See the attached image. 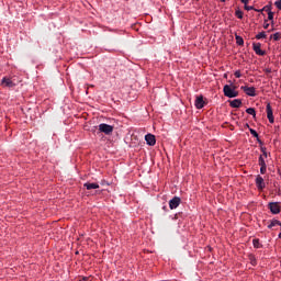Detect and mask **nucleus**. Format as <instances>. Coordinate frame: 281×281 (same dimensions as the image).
<instances>
[{
    "label": "nucleus",
    "instance_id": "21",
    "mask_svg": "<svg viewBox=\"0 0 281 281\" xmlns=\"http://www.w3.org/2000/svg\"><path fill=\"white\" fill-rule=\"evenodd\" d=\"M235 38H236L237 45H245V40H243L241 36L236 35Z\"/></svg>",
    "mask_w": 281,
    "mask_h": 281
},
{
    "label": "nucleus",
    "instance_id": "30",
    "mask_svg": "<svg viewBox=\"0 0 281 281\" xmlns=\"http://www.w3.org/2000/svg\"><path fill=\"white\" fill-rule=\"evenodd\" d=\"M263 29H265V30H269V23H267V20H266L265 23H263Z\"/></svg>",
    "mask_w": 281,
    "mask_h": 281
},
{
    "label": "nucleus",
    "instance_id": "15",
    "mask_svg": "<svg viewBox=\"0 0 281 281\" xmlns=\"http://www.w3.org/2000/svg\"><path fill=\"white\" fill-rule=\"evenodd\" d=\"M281 227V222L278 220H272L268 225V229H273V227Z\"/></svg>",
    "mask_w": 281,
    "mask_h": 281
},
{
    "label": "nucleus",
    "instance_id": "23",
    "mask_svg": "<svg viewBox=\"0 0 281 281\" xmlns=\"http://www.w3.org/2000/svg\"><path fill=\"white\" fill-rule=\"evenodd\" d=\"M249 260H250V263L252 265V267H256V265H257V262H256V256L249 255Z\"/></svg>",
    "mask_w": 281,
    "mask_h": 281
},
{
    "label": "nucleus",
    "instance_id": "11",
    "mask_svg": "<svg viewBox=\"0 0 281 281\" xmlns=\"http://www.w3.org/2000/svg\"><path fill=\"white\" fill-rule=\"evenodd\" d=\"M2 87H8L9 89H12V87H15L14 81H12V79L4 77L2 79Z\"/></svg>",
    "mask_w": 281,
    "mask_h": 281
},
{
    "label": "nucleus",
    "instance_id": "13",
    "mask_svg": "<svg viewBox=\"0 0 281 281\" xmlns=\"http://www.w3.org/2000/svg\"><path fill=\"white\" fill-rule=\"evenodd\" d=\"M83 187L86 188V190H98V188H100V184H98L97 182H86Z\"/></svg>",
    "mask_w": 281,
    "mask_h": 281
},
{
    "label": "nucleus",
    "instance_id": "22",
    "mask_svg": "<svg viewBox=\"0 0 281 281\" xmlns=\"http://www.w3.org/2000/svg\"><path fill=\"white\" fill-rule=\"evenodd\" d=\"M235 16H237V19H243V16H244L243 11H241L240 9H237V10L235 11Z\"/></svg>",
    "mask_w": 281,
    "mask_h": 281
},
{
    "label": "nucleus",
    "instance_id": "2",
    "mask_svg": "<svg viewBox=\"0 0 281 281\" xmlns=\"http://www.w3.org/2000/svg\"><path fill=\"white\" fill-rule=\"evenodd\" d=\"M100 133H104V135H111L113 133V126L106 123L99 124Z\"/></svg>",
    "mask_w": 281,
    "mask_h": 281
},
{
    "label": "nucleus",
    "instance_id": "16",
    "mask_svg": "<svg viewBox=\"0 0 281 281\" xmlns=\"http://www.w3.org/2000/svg\"><path fill=\"white\" fill-rule=\"evenodd\" d=\"M250 135H252V137H256V139L258 140L259 144H262V140H260L258 132H256V130L250 128Z\"/></svg>",
    "mask_w": 281,
    "mask_h": 281
},
{
    "label": "nucleus",
    "instance_id": "19",
    "mask_svg": "<svg viewBox=\"0 0 281 281\" xmlns=\"http://www.w3.org/2000/svg\"><path fill=\"white\" fill-rule=\"evenodd\" d=\"M256 38H257V41H260L262 38H267V33L265 31L260 32L256 35Z\"/></svg>",
    "mask_w": 281,
    "mask_h": 281
},
{
    "label": "nucleus",
    "instance_id": "6",
    "mask_svg": "<svg viewBox=\"0 0 281 281\" xmlns=\"http://www.w3.org/2000/svg\"><path fill=\"white\" fill-rule=\"evenodd\" d=\"M260 47H262V44H260V43L252 44V49H254L255 54H257V56H265L267 54V52L261 49Z\"/></svg>",
    "mask_w": 281,
    "mask_h": 281
},
{
    "label": "nucleus",
    "instance_id": "25",
    "mask_svg": "<svg viewBox=\"0 0 281 281\" xmlns=\"http://www.w3.org/2000/svg\"><path fill=\"white\" fill-rule=\"evenodd\" d=\"M262 10H263V12H268V14H269V12H273V11H271V5H266L262 8Z\"/></svg>",
    "mask_w": 281,
    "mask_h": 281
},
{
    "label": "nucleus",
    "instance_id": "10",
    "mask_svg": "<svg viewBox=\"0 0 281 281\" xmlns=\"http://www.w3.org/2000/svg\"><path fill=\"white\" fill-rule=\"evenodd\" d=\"M145 142H146L147 146H155V144H157V139L155 138V135H153V134L145 135Z\"/></svg>",
    "mask_w": 281,
    "mask_h": 281
},
{
    "label": "nucleus",
    "instance_id": "17",
    "mask_svg": "<svg viewBox=\"0 0 281 281\" xmlns=\"http://www.w3.org/2000/svg\"><path fill=\"white\" fill-rule=\"evenodd\" d=\"M260 150L262 153L261 156H263V159H268L271 156V154L267 151V147H260Z\"/></svg>",
    "mask_w": 281,
    "mask_h": 281
},
{
    "label": "nucleus",
    "instance_id": "34",
    "mask_svg": "<svg viewBox=\"0 0 281 281\" xmlns=\"http://www.w3.org/2000/svg\"><path fill=\"white\" fill-rule=\"evenodd\" d=\"M220 1H222V3H225V0H220Z\"/></svg>",
    "mask_w": 281,
    "mask_h": 281
},
{
    "label": "nucleus",
    "instance_id": "5",
    "mask_svg": "<svg viewBox=\"0 0 281 281\" xmlns=\"http://www.w3.org/2000/svg\"><path fill=\"white\" fill-rule=\"evenodd\" d=\"M179 205H181V198H179V196H173V198L169 201V207H170V210H177V207H179Z\"/></svg>",
    "mask_w": 281,
    "mask_h": 281
},
{
    "label": "nucleus",
    "instance_id": "29",
    "mask_svg": "<svg viewBox=\"0 0 281 281\" xmlns=\"http://www.w3.org/2000/svg\"><path fill=\"white\" fill-rule=\"evenodd\" d=\"M268 21H273V12L268 13Z\"/></svg>",
    "mask_w": 281,
    "mask_h": 281
},
{
    "label": "nucleus",
    "instance_id": "9",
    "mask_svg": "<svg viewBox=\"0 0 281 281\" xmlns=\"http://www.w3.org/2000/svg\"><path fill=\"white\" fill-rule=\"evenodd\" d=\"M268 207L271 214H280V204H278V202H270Z\"/></svg>",
    "mask_w": 281,
    "mask_h": 281
},
{
    "label": "nucleus",
    "instance_id": "31",
    "mask_svg": "<svg viewBox=\"0 0 281 281\" xmlns=\"http://www.w3.org/2000/svg\"><path fill=\"white\" fill-rule=\"evenodd\" d=\"M241 3H244V5H247V3H249V0H240Z\"/></svg>",
    "mask_w": 281,
    "mask_h": 281
},
{
    "label": "nucleus",
    "instance_id": "8",
    "mask_svg": "<svg viewBox=\"0 0 281 281\" xmlns=\"http://www.w3.org/2000/svg\"><path fill=\"white\" fill-rule=\"evenodd\" d=\"M266 111H267L268 121L270 122V124H273V122H276V120L273 117V109L271 108V103L267 104Z\"/></svg>",
    "mask_w": 281,
    "mask_h": 281
},
{
    "label": "nucleus",
    "instance_id": "27",
    "mask_svg": "<svg viewBox=\"0 0 281 281\" xmlns=\"http://www.w3.org/2000/svg\"><path fill=\"white\" fill-rule=\"evenodd\" d=\"M274 5H276V8H278V10H281V0H277L274 2Z\"/></svg>",
    "mask_w": 281,
    "mask_h": 281
},
{
    "label": "nucleus",
    "instance_id": "14",
    "mask_svg": "<svg viewBox=\"0 0 281 281\" xmlns=\"http://www.w3.org/2000/svg\"><path fill=\"white\" fill-rule=\"evenodd\" d=\"M243 101L240 99H234L231 101L232 109H240Z\"/></svg>",
    "mask_w": 281,
    "mask_h": 281
},
{
    "label": "nucleus",
    "instance_id": "4",
    "mask_svg": "<svg viewBox=\"0 0 281 281\" xmlns=\"http://www.w3.org/2000/svg\"><path fill=\"white\" fill-rule=\"evenodd\" d=\"M255 183L257 186V190H265V188H267V184L265 183V178H262V176L260 175L256 177Z\"/></svg>",
    "mask_w": 281,
    "mask_h": 281
},
{
    "label": "nucleus",
    "instance_id": "33",
    "mask_svg": "<svg viewBox=\"0 0 281 281\" xmlns=\"http://www.w3.org/2000/svg\"><path fill=\"white\" fill-rule=\"evenodd\" d=\"M268 74H271V70L267 69Z\"/></svg>",
    "mask_w": 281,
    "mask_h": 281
},
{
    "label": "nucleus",
    "instance_id": "32",
    "mask_svg": "<svg viewBox=\"0 0 281 281\" xmlns=\"http://www.w3.org/2000/svg\"><path fill=\"white\" fill-rule=\"evenodd\" d=\"M255 12H265L262 9H255Z\"/></svg>",
    "mask_w": 281,
    "mask_h": 281
},
{
    "label": "nucleus",
    "instance_id": "12",
    "mask_svg": "<svg viewBox=\"0 0 281 281\" xmlns=\"http://www.w3.org/2000/svg\"><path fill=\"white\" fill-rule=\"evenodd\" d=\"M194 106L195 109H203V106H205V101H203V95L196 97Z\"/></svg>",
    "mask_w": 281,
    "mask_h": 281
},
{
    "label": "nucleus",
    "instance_id": "24",
    "mask_svg": "<svg viewBox=\"0 0 281 281\" xmlns=\"http://www.w3.org/2000/svg\"><path fill=\"white\" fill-rule=\"evenodd\" d=\"M270 38H273V41H280V32L272 34Z\"/></svg>",
    "mask_w": 281,
    "mask_h": 281
},
{
    "label": "nucleus",
    "instance_id": "35",
    "mask_svg": "<svg viewBox=\"0 0 281 281\" xmlns=\"http://www.w3.org/2000/svg\"><path fill=\"white\" fill-rule=\"evenodd\" d=\"M83 280H88V278H83Z\"/></svg>",
    "mask_w": 281,
    "mask_h": 281
},
{
    "label": "nucleus",
    "instance_id": "20",
    "mask_svg": "<svg viewBox=\"0 0 281 281\" xmlns=\"http://www.w3.org/2000/svg\"><path fill=\"white\" fill-rule=\"evenodd\" d=\"M246 113H248V115H252V117H256V109L254 108L246 109Z\"/></svg>",
    "mask_w": 281,
    "mask_h": 281
},
{
    "label": "nucleus",
    "instance_id": "1",
    "mask_svg": "<svg viewBox=\"0 0 281 281\" xmlns=\"http://www.w3.org/2000/svg\"><path fill=\"white\" fill-rule=\"evenodd\" d=\"M223 91L226 98H238V91H236V89L232 88L229 85H225Z\"/></svg>",
    "mask_w": 281,
    "mask_h": 281
},
{
    "label": "nucleus",
    "instance_id": "26",
    "mask_svg": "<svg viewBox=\"0 0 281 281\" xmlns=\"http://www.w3.org/2000/svg\"><path fill=\"white\" fill-rule=\"evenodd\" d=\"M244 9L247 10V12H250V10H255L254 5H244Z\"/></svg>",
    "mask_w": 281,
    "mask_h": 281
},
{
    "label": "nucleus",
    "instance_id": "18",
    "mask_svg": "<svg viewBox=\"0 0 281 281\" xmlns=\"http://www.w3.org/2000/svg\"><path fill=\"white\" fill-rule=\"evenodd\" d=\"M252 245L255 249H260V247H262V244H260V239H252Z\"/></svg>",
    "mask_w": 281,
    "mask_h": 281
},
{
    "label": "nucleus",
    "instance_id": "7",
    "mask_svg": "<svg viewBox=\"0 0 281 281\" xmlns=\"http://www.w3.org/2000/svg\"><path fill=\"white\" fill-rule=\"evenodd\" d=\"M241 89L244 90L246 95H249L250 98H256V88L255 87L241 86Z\"/></svg>",
    "mask_w": 281,
    "mask_h": 281
},
{
    "label": "nucleus",
    "instance_id": "3",
    "mask_svg": "<svg viewBox=\"0 0 281 281\" xmlns=\"http://www.w3.org/2000/svg\"><path fill=\"white\" fill-rule=\"evenodd\" d=\"M267 158L265 156H259L258 164L260 166V175H267Z\"/></svg>",
    "mask_w": 281,
    "mask_h": 281
},
{
    "label": "nucleus",
    "instance_id": "28",
    "mask_svg": "<svg viewBox=\"0 0 281 281\" xmlns=\"http://www.w3.org/2000/svg\"><path fill=\"white\" fill-rule=\"evenodd\" d=\"M235 78H240L243 74H240V70H236L234 74Z\"/></svg>",
    "mask_w": 281,
    "mask_h": 281
}]
</instances>
